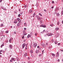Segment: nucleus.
Masks as SVG:
<instances>
[{
  "mask_svg": "<svg viewBox=\"0 0 63 63\" xmlns=\"http://www.w3.org/2000/svg\"><path fill=\"white\" fill-rule=\"evenodd\" d=\"M40 27H42L44 28H46V26L45 25L42 24L40 26Z\"/></svg>",
  "mask_w": 63,
  "mask_h": 63,
  "instance_id": "f03ea898",
  "label": "nucleus"
},
{
  "mask_svg": "<svg viewBox=\"0 0 63 63\" xmlns=\"http://www.w3.org/2000/svg\"><path fill=\"white\" fill-rule=\"evenodd\" d=\"M62 15H63V11H62Z\"/></svg>",
  "mask_w": 63,
  "mask_h": 63,
  "instance_id": "49530a36",
  "label": "nucleus"
},
{
  "mask_svg": "<svg viewBox=\"0 0 63 63\" xmlns=\"http://www.w3.org/2000/svg\"><path fill=\"white\" fill-rule=\"evenodd\" d=\"M9 42L10 43H11V42H12V40H11V39H9Z\"/></svg>",
  "mask_w": 63,
  "mask_h": 63,
  "instance_id": "a878e982",
  "label": "nucleus"
},
{
  "mask_svg": "<svg viewBox=\"0 0 63 63\" xmlns=\"http://www.w3.org/2000/svg\"><path fill=\"white\" fill-rule=\"evenodd\" d=\"M13 38H11V39H10V40H13Z\"/></svg>",
  "mask_w": 63,
  "mask_h": 63,
  "instance_id": "4d7b16f0",
  "label": "nucleus"
},
{
  "mask_svg": "<svg viewBox=\"0 0 63 63\" xmlns=\"http://www.w3.org/2000/svg\"><path fill=\"white\" fill-rule=\"evenodd\" d=\"M52 4H54V1H52Z\"/></svg>",
  "mask_w": 63,
  "mask_h": 63,
  "instance_id": "79ce46f5",
  "label": "nucleus"
},
{
  "mask_svg": "<svg viewBox=\"0 0 63 63\" xmlns=\"http://www.w3.org/2000/svg\"><path fill=\"white\" fill-rule=\"evenodd\" d=\"M44 33V32H41V33L43 34Z\"/></svg>",
  "mask_w": 63,
  "mask_h": 63,
  "instance_id": "e2e57ef3",
  "label": "nucleus"
},
{
  "mask_svg": "<svg viewBox=\"0 0 63 63\" xmlns=\"http://www.w3.org/2000/svg\"><path fill=\"white\" fill-rule=\"evenodd\" d=\"M57 14V12H55V13H54V14L55 15V14Z\"/></svg>",
  "mask_w": 63,
  "mask_h": 63,
  "instance_id": "4c0bfd02",
  "label": "nucleus"
},
{
  "mask_svg": "<svg viewBox=\"0 0 63 63\" xmlns=\"http://www.w3.org/2000/svg\"><path fill=\"white\" fill-rule=\"evenodd\" d=\"M57 16H59V14L58 13H57Z\"/></svg>",
  "mask_w": 63,
  "mask_h": 63,
  "instance_id": "f704fd0d",
  "label": "nucleus"
},
{
  "mask_svg": "<svg viewBox=\"0 0 63 63\" xmlns=\"http://www.w3.org/2000/svg\"><path fill=\"white\" fill-rule=\"evenodd\" d=\"M27 53H25V54H24V57H26V55H27Z\"/></svg>",
  "mask_w": 63,
  "mask_h": 63,
  "instance_id": "a211bd4d",
  "label": "nucleus"
},
{
  "mask_svg": "<svg viewBox=\"0 0 63 63\" xmlns=\"http://www.w3.org/2000/svg\"><path fill=\"white\" fill-rule=\"evenodd\" d=\"M59 28L58 27H56L55 28V30L57 31V30H59Z\"/></svg>",
  "mask_w": 63,
  "mask_h": 63,
  "instance_id": "ddd939ff",
  "label": "nucleus"
},
{
  "mask_svg": "<svg viewBox=\"0 0 63 63\" xmlns=\"http://www.w3.org/2000/svg\"><path fill=\"white\" fill-rule=\"evenodd\" d=\"M47 36H52V34L49 33H47Z\"/></svg>",
  "mask_w": 63,
  "mask_h": 63,
  "instance_id": "0eeeda50",
  "label": "nucleus"
},
{
  "mask_svg": "<svg viewBox=\"0 0 63 63\" xmlns=\"http://www.w3.org/2000/svg\"><path fill=\"white\" fill-rule=\"evenodd\" d=\"M24 30H26V28H24Z\"/></svg>",
  "mask_w": 63,
  "mask_h": 63,
  "instance_id": "3c124183",
  "label": "nucleus"
},
{
  "mask_svg": "<svg viewBox=\"0 0 63 63\" xmlns=\"http://www.w3.org/2000/svg\"><path fill=\"white\" fill-rule=\"evenodd\" d=\"M17 20H18V21L19 22H21V19H20L19 18H17Z\"/></svg>",
  "mask_w": 63,
  "mask_h": 63,
  "instance_id": "20e7f679",
  "label": "nucleus"
},
{
  "mask_svg": "<svg viewBox=\"0 0 63 63\" xmlns=\"http://www.w3.org/2000/svg\"><path fill=\"white\" fill-rule=\"evenodd\" d=\"M30 47L31 48V47H32V44H31V45H30Z\"/></svg>",
  "mask_w": 63,
  "mask_h": 63,
  "instance_id": "c85d7f7f",
  "label": "nucleus"
},
{
  "mask_svg": "<svg viewBox=\"0 0 63 63\" xmlns=\"http://www.w3.org/2000/svg\"><path fill=\"white\" fill-rule=\"evenodd\" d=\"M44 50H43L42 51V52L43 53H44Z\"/></svg>",
  "mask_w": 63,
  "mask_h": 63,
  "instance_id": "5fc2aeb1",
  "label": "nucleus"
},
{
  "mask_svg": "<svg viewBox=\"0 0 63 63\" xmlns=\"http://www.w3.org/2000/svg\"><path fill=\"white\" fill-rule=\"evenodd\" d=\"M36 17L37 18H38V17H39V16H38L37 15L36 16Z\"/></svg>",
  "mask_w": 63,
  "mask_h": 63,
  "instance_id": "58836bf2",
  "label": "nucleus"
},
{
  "mask_svg": "<svg viewBox=\"0 0 63 63\" xmlns=\"http://www.w3.org/2000/svg\"><path fill=\"white\" fill-rule=\"evenodd\" d=\"M27 44H26L25 43H24L23 44L22 46V48H24L25 46V49H27Z\"/></svg>",
  "mask_w": 63,
  "mask_h": 63,
  "instance_id": "f257e3e1",
  "label": "nucleus"
},
{
  "mask_svg": "<svg viewBox=\"0 0 63 63\" xmlns=\"http://www.w3.org/2000/svg\"><path fill=\"white\" fill-rule=\"evenodd\" d=\"M53 8H54V7H53V6H52V7H51V8H52V9H53Z\"/></svg>",
  "mask_w": 63,
  "mask_h": 63,
  "instance_id": "69168bd1",
  "label": "nucleus"
},
{
  "mask_svg": "<svg viewBox=\"0 0 63 63\" xmlns=\"http://www.w3.org/2000/svg\"><path fill=\"white\" fill-rule=\"evenodd\" d=\"M37 44L36 43H35L34 44H33V46L34 47H37Z\"/></svg>",
  "mask_w": 63,
  "mask_h": 63,
  "instance_id": "39448f33",
  "label": "nucleus"
},
{
  "mask_svg": "<svg viewBox=\"0 0 63 63\" xmlns=\"http://www.w3.org/2000/svg\"><path fill=\"white\" fill-rule=\"evenodd\" d=\"M59 33H58L57 34V36H59Z\"/></svg>",
  "mask_w": 63,
  "mask_h": 63,
  "instance_id": "c03bdc74",
  "label": "nucleus"
},
{
  "mask_svg": "<svg viewBox=\"0 0 63 63\" xmlns=\"http://www.w3.org/2000/svg\"><path fill=\"white\" fill-rule=\"evenodd\" d=\"M32 12H33V10L32 9H31L29 10V12L30 13H31Z\"/></svg>",
  "mask_w": 63,
  "mask_h": 63,
  "instance_id": "9b49d317",
  "label": "nucleus"
},
{
  "mask_svg": "<svg viewBox=\"0 0 63 63\" xmlns=\"http://www.w3.org/2000/svg\"><path fill=\"white\" fill-rule=\"evenodd\" d=\"M37 47V48H39V47H39V46H38Z\"/></svg>",
  "mask_w": 63,
  "mask_h": 63,
  "instance_id": "bf43d9fd",
  "label": "nucleus"
},
{
  "mask_svg": "<svg viewBox=\"0 0 63 63\" xmlns=\"http://www.w3.org/2000/svg\"><path fill=\"white\" fill-rule=\"evenodd\" d=\"M8 31H6V33H8Z\"/></svg>",
  "mask_w": 63,
  "mask_h": 63,
  "instance_id": "603ef678",
  "label": "nucleus"
},
{
  "mask_svg": "<svg viewBox=\"0 0 63 63\" xmlns=\"http://www.w3.org/2000/svg\"><path fill=\"white\" fill-rule=\"evenodd\" d=\"M39 50H36V53H38V52H39Z\"/></svg>",
  "mask_w": 63,
  "mask_h": 63,
  "instance_id": "6ab92c4d",
  "label": "nucleus"
},
{
  "mask_svg": "<svg viewBox=\"0 0 63 63\" xmlns=\"http://www.w3.org/2000/svg\"><path fill=\"white\" fill-rule=\"evenodd\" d=\"M30 52L31 53H33V50H31L30 51Z\"/></svg>",
  "mask_w": 63,
  "mask_h": 63,
  "instance_id": "f3484780",
  "label": "nucleus"
},
{
  "mask_svg": "<svg viewBox=\"0 0 63 63\" xmlns=\"http://www.w3.org/2000/svg\"><path fill=\"white\" fill-rule=\"evenodd\" d=\"M35 15H36V14L35 13H34L32 16L33 17H34L35 16Z\"/></svg>",
  "mask_w": 63,
  "mask_h": 63,
  "instance_id": "412c9836",
  "label": "nucleus"
},
{
  "mask_svg": "<svg viewBox=\"0 0 63 63\" xmlns=\"http://www.w3.org/2000/svg\"><path fill=\"white\" fill-rule=\"evenodd\" d=\"M41 45L42 46V47H46V45L44 43L42 44Z\"/></svg>",
  "mask_w": 63,
  "mask_h": 63,
  "instance_id": "7ed1b4c3",
  "label": "nucleus"
},
{
  "mask_svg": "<svg viewBox=\"0 0 63 63\" xmlns=\"http://www.w3.org/2000/svg\"><path fill=\"white\" fill-rule=\"evenodd\" d=\"M13 47V45H9V48L11 49H12V47Z\"/></svg>",
  "mask_w": 63,
  "mask_h": 63,
  "instance_id": "9d476101",
  "label": "nucleus"
},
{
  "mask_svg": "<svg viewBox=\"0 0 63 63\" xmlns=\"http://www.w3.org/2000/svg\"><path fill=\"white\" fill-rule=\"evenodd\" d=\"M14 33L15 34H16V32H14Z\"/></svg>",
  "mask_w": 63,
  "mask_h": 63,
  "instance_id": "338daca9",
  "label": "nucleus"
},
{
  "mask_svg": "<svg viewBox=\"0 0 63 63\" xmlns=\"http://www.w3.org/2000/svg\"><path fill=\"white\" fill-rule=\"evenodd\" d=\"M20 14H21V15H22V14H23V12H21L20 13Z\"/></svg>",
  "mask_w": 63,
  "mask_h": 63,
  "instance_id": "e433bc0d",
  "label": "nucleus"
},
{
  "mask_svg": "<svg viewBox=\"0 0 63 63\" xmlns=\"http://www.w3.org/2000/svg\"><path fill=\"white\" fill-rule=\"evenodd\" d=\"M27 37L28 38H29V36H28V35Z\"/></svg>",
  "mask_w": 63,
  "mask_h": 63,
  "instance_id": "0e129e2a",
  "label": "nucleus"
},
{
  "mask_svg": "<svg viewBox=\"0 0 63 63\" xmlns=\"http://www.w3.org/2000/svg\"><path fill=\"white\" fill-rule=\"evenodd\" d=\"M4 46V44H2L0 46V47H1V48H2V47H3V46Z\"/></svg>",
  "mask_w": 63,
  "mask_h": 63,
  "instance_id": "393cba45",
  "label": "nucleus"
},
{
  "mask_svg": "<svg viewBox=\"0 0 63 63\" xmlns=\"http://www.w3.org/2000/svg\"><path fill=\"white\" fill-rule=\"evenodd\" d=\"M39 15L40 16H42V15L40 13H39Z\"/></svg>",
  "mask_w": 63,
  "mask_h": 63,
  "instance_id": "7c9ffc66",
  "label": "nucleus"
},
{
  "mask_svg": "<svg viewBox=\"0 0 63 63\" xmlns=\"http://www.w3.org/2000/svg\"><path fill=\"white\" fill-rule=\"evenodd\" d=\"M46 45H47H47H48V43H46Z\"/></svg>",
  "mask_w": 63,
  "mask_h": 63,
  "instance_id": "052dcab7",
  "label": "nucleus"
},
{
  "mask_svg": "<svg viewBox=\"0 0 63 63\" xmlns=\"http://www.w3.org/2000/svg\"><path fill=\"white\" fill-rule=\"evenodd\" d=\"M42 54H40L39 55V56H40V57L41 56H42Z\"/></svg>",
  "mask_w": 63,
  "mask_h": 63,
  "instance_id": "72a5a7b5",
  "label": "nucleus"
},
{
  "mask_svg": "<svg viewBox=\"0 0 63 63\" xmlns=\"http://www.w3.org/2000/svg\"><path fill=\"white\" fill-rule=\"evenodd\" d=\"M30 34V35H31L32 36V35H33V32H31Z\"/></svg>",
  "mask_w": 63,
  "mask_h": 63,
  "instance_id": "aec40b11",
  "label": "nucleus"
},
{
  "mask_svg": "<svg viewBox=\"0 0 63 63\" xmlns=\"http://www.w3.org/2000/svg\"><path fill=\"white\" fill-rule=\"evenodd\" d=\"M57 61L58 62H59L60 61V60L59 59H58V60Z\"/></svg>",
  "mask_w": 63,
  "mask_h": 63,
  "instance_id": "a18cd8bd",
  "label": "nucleus"
},
{
  "mask_svg": "<svg viewBox=\"0 0 63 63\" xmlns=\"http://www.w3.org/2000/svg\"><path fill=\"white\" fill-rule=\"evenodd\" d=\"M24 25L25 26H26L27 24L26 23H24Z\"/></svg>",
  "mask_w": 63,
  "mask_h": 63,
  "instance_id": "bb28decb",
  "label": "nucleus"
},
{
  "mask_svg": "<svg viewBox=\"0 0 63 63\" xmlns=\"http://www.w3.org/2000/svg\"><path fill=\"white\" fill-rule=\"evenodd\" d=\"M5 51L7 50V48H5Z\"/></svg>",
  "mask_w": 63,
  "mask_h": 63,
  "instance_id": "37998d69",
  "label": "nucleus"
},
{
  "mask_svg": "<svg viewBox=\"0 0 63 63\" xmlns=\"http://www.w3.org/2000/svg\"><path fill=\"white\" fill-rule=\"evenodd\" d=\"M25 41H26V40H23V42H25Z\"/></svg>",
  "mask_w": 63,
  "mask_h": 63,
  "instance_id": "6e6d98bb",
  "label": "nucleus"
},
{
  "mask_svg": "<svg viewBox=\"0 0 63 63\" xmlns=\"http://www.w3.org/2000/svg\"><path fill=\"white\" fill-rule=\"evenodd\" d=\"M28 36H29V37L30 38L31 37V35L30 34H28Z\"/></svg>",
  "mask_w": 63,
  "mask_h": 63,
  "instance_id": "2f4dec72",
  "label": "nucleus"
},
{
  "mask_svg": "<svg viewBox=\"0 0 63 63\" xmlns=\"http://www.w3.org/2000/svg\"><path fill=\"white\" fill-rule=\"evenodd\" d=\"M37 19L38 20H41L42 19V18L40 17H38L37 18Z\"/></svg>",
  "mask_w": 63,
  "mask_h": 63,
  "instance_id": "2eb2a0df",
  "label": "nucleus"
},
{
  "mask_svg": "<svg viewBox=\"0 0 63 63\" xmlns=\"http://www.w3.org/2000/svg\"><path fill=\"white\" fill-rule=\"evenodd\" d=\"M18 16L19 17L20 16V14H19L18 15Z\"/></svg>",
  "mask_w": 63,
  "mask_h": 63,
  "instance_id": "c9c22d12",
  "label": "nucleus"
},
{
  "mask_svg": "<svg viewBox=\"0 0 63 63\" xmlns=\"http://www.w3.org/2000/svg\"><path fill=\"white\" fill-rule=\"evenodd\" d=\"M59 10V8L58 7L56 8L55 9V11H58Z\"/></svg>",
  "mask_w": 63,
  "mask_h": 63,
  "instance_id": "1a4fd4ad",
  "label": "nucleus"
},
{
  "mask_svg": "<svg viewBox=\"0 0 63 63\" xmlns=\"http://www.w3.org/2000/svg\"><path fill=\"white\" fill-rule=\"evenodd\" d=\"M44 11H45V12H46L47 11L46 10V9H44Z\"/></svg>",
  "mask_w": 63,
  "mask_h": 63,
  "instance_id": "13d9d810",
  "label": "nucleus"
},
{
  "mask_svg": "<svg viewBox=\"0 0 63 63\" xmlns=\"http://www.w3.org/2000/svg\"><path fill=\"white\" fill-rule=\"evenodd\" d=\"M20 24L19 23V22H18L17 23V26L18 27H19V26Z\"/></svg>",
  "mask_w": 63,
  "mask_h": 63,
  "instance_id": "dca6fc26",
  "label": "nucleus"
},
{
  "mask_svg": "<svg viewBox=\"0 0 63 63\" xmlns=\"http://www.w3.org/2000/svg\"><path fill=\"white\" fill-rule=\"evenodd\" d=\"M57 24L58 25H59V22H58V23H57Z\"/></svg>",
  "mask_w": 63,
  "mask_h": 63,
  "instance_id": "09e8293b",
  "label": "nucleus"
},
{
  "mask_svg": "<svg viewBox=\"0 0 63 63\" xmlns=\"http://www.w3.org/2000/svg\"><path fill=\"white\" fill-rule=\"evenodd\" d=\"M62 23L63 24V20L62 21Z\"/></svg>",
  "mask_w": 63,
  "mask_h": 63,
  "instance_id": "774afa93",
  "label": "nucleus"
},
{
  "mask_svg": "<svg viewBox=\"0 0 63 63\" xmlns=\"http://www.w3.org/2000/svg\"><path fill=\"white\" fill-rule=\"evenodd\" d=\"M0 26H1V27H3V23L1 24Z\"/></svg>",
  "mask_w": 63,
  "mask_h": 63,
  "instance_id": "4be33fe9",
  "label": "nucleus"
},
{
  "mask_svg": "<svg viewBox=\"0 0 63 63\" xmlns=\"http://www.w3.org/2000/svg\"><path fill=\"white\" fill-rule=\"evenodd\" d=\"M55 44H57V41H55Z\"/></svg>",
  "mask_w": 63,
  "mask_h": 63,
  "instance_id": "5701e85b",
  "label": "nucleus"
},
{
  "mask_svg": "<svg viewBox=\"0 0 63 63\" xmlns=\"http://www.w3.org/2000/svg\"><path fill=\"white\" fill-rule=\"evenodd\" d=\"M10 62H13V61H12V60H10Z\"/></svg>",
  "mask_w": 63,
  "mask_h": 63,
  "instance_id": "ea45409f",
  "label": "nucleus"
},
{
  "mask_svg": "<svg viewBox=\"0 0 63 63\" xmlns=\"http://www.w3.org/2000/svg\"><path fill=\"white\" fill-rule=\"evenodd\" d=\"M17 20L16 19H15L14 21V23H15L16 24V23H17Z\"/></svg>",
  "mask_w": 63,
  "mask_h": 63,
  "instance_id": "423d86ee",
  "label": "nucleus"
},
{
  "mask_svg": "<svg viewBox=\"0 0 63 63\" xmlns=\"http://www.w3.org/2000/svg\"><path fill=\"white\" fill-rule=\"evenodd\" d=\"M35 36H37V33L35 34Z\"/></svg>",
  "mask_w": 63,
  "mask_h": 63,
  "instance_id": "864d4df0",
  "label": "nucleus"
},
{
  "mask_svg": "<svg viewBox=\"0 0 63 63\" xmlns=\"http://www.w3.org/2000/svg\"><path fill=\"white\" fill-rule=\"evenodd\" d=\"M59 53H58V52H57V55L56 56V57L57 58L59 57Z\"/></svg>",
  "mask_w": 63,
  "mask_h": 63,
  "instance_id": "6e6552de",
  "label": "nucleus"
},
{
  "mask_svg": "<svg viewBox=\"0 0 63 63\" xmlns=\"http://www.w3.org/2000/svg\"><path fill=\"white\" fill-rule=\"evenodd\" d=\"M1 52H4V51H3L2 50H0V54H2V53H1Z\"/></svg>",
  "mask_w": 63,
  "mask_h": 63,
  "instance_id": "f8f14e48",
  "label": "nucleus"
},
{
  "mask_svg": "<svg viewBox=\"0 0 63 63\" xmlns=\"http://www.w3.org/2000/svg\"><path fill=\"white\" fill-rule=\"evenodd\" d=\"M22 39H24V36L23 35L22 36Z\"/></svg>",
  "mask_w": 63,
  "mask_h": 63,
  "instance_id": "cd10ccee",
  "label": "nucleus"
},
{
  "mask_svg": "<svg viewBox=\"0 0 63 63\" xmlns=\"http://www.w3.org/2000/svg\"><path fill=\"white\" fill-rule=\"evenodd\" d=\"M51 55H52V56H55V54H52Z\"/></svg>",
  "mask_w": 63,
  "mask_h": 63,
  "instance_id": "c756f323",
  "label": "nucleus"
},
{
  "mask_svg": "<svg viewBox=\"0 0 63 63\" xmlns=\"http://www.w3.org/2000/svg\"><path fill=\"white\" fill-rule=\"evenodd\" d=\"M2 9L3 10H5V11L6 10V8L4 7H2Z\"/></svg>",
  "mask_w": 63,
  "mask_h": 63,
  "instance_id": "4468645a",
  "label": "nucleus"
},
{
  "mask_svg": "<svg viewBox=\"0 0 63 63\" xmlns=\"http://www.w3.org/2000/svg\"><path fill=\"white\" fill-rule=\"evenodd\" d=\"M11 60H15V58H11Z\"/></svg>",
  "mask_w": 63,
  "mask_h": 63,
  "instance_id": "b1692460",
  "label": "nucleus"
},
{
  "mask_svg": "<svg viewBox=\"0 0 63 63\" xmlns=\"http://www.w3.org/2000/svg\"><path fill=\"white\" fill-rule=\"evenodd\" d=\"M58 46H60V43H59L58 44Z\"/></svg>",
  "mask_w": 63,
  "mask_h": 63,
  "instance_id": "de8ad7c7",
  "label": "nucleus"
},
{
  "mask_svg": "<svg viewBox=\"0 0 63 63\" xmlns=\"http://www.w3.org/2000/svg\"><path fill=\"white\" fill-rule=\"evenodd\" d=\"M53 25V24H50V26H52V27Z\"/></svg>",
  "mask_w": 63,
  "mask_h": 63,
  "instance_id": "473e14b6",
  "label": "nucleus"
},
{
  "mask_svg": "<svg viewBox=\"0 0 63 63\" xmlns=\"http://www.w3.org/2000/svg\"><path fill=\"white\" fill-rule=\"evenodd\" d=\"M2 0H0V2L1 3L2 2Z\"/></svg>",
  "mask_w": 63,
  "mask_h": 63,
  "instance_id": "8fccbe9b",
  "label": "nucleus"
},
{
  "mask_svg": "<svg viewBox=\"0 0 63 63\" xmlns=\"http://www.w3.org/2000/svg\"><path fill=\"white\" fill-rule=\"evenodd\" d=\"M14 13V14H17V12H16V11H15Z\"/></svg>",
  "mask_w": 63,
  "mask_h": 63,
  "instance_id": "a19ab883",
  "label": "nucleus"
},
{
  "mask_svg": "<svg viewBox=\"0 0 63 63\" xmlns=\"http://www.w3.org/2000/svg\"><path fill=\"white\" fill-rule=\"evenodd\" d=\"M24 7L25 8H26V5H25Z\"/></svg>",
  "mask_w": 63,
  "mask_h": 63,
  "instance_id": "680f3d73",
  "label": "nucleus"
}]
</instances>
